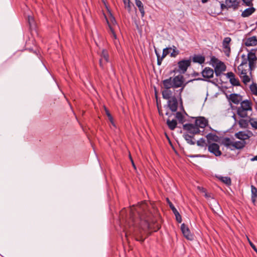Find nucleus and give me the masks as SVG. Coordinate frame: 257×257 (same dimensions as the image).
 Listing matches in <instances>:
<instances>
[{
  "instance_id": "obj_52",
  "label": "nucleus",
  "mask_w": 257,
  "mask_h": 257,
  "mask_svg": "<svg viewBox=\"0 0 257 257\" xmlns=\"http://www.w3.org/2000/svg\"><path fill=\"white\" fill-rule=\"evenodd\" d=\"M130 160H131V161L132 162V165H133V167H134L135 169H136V166H135V163L134 162V161H133L132 157L131 156V155L130 156Z\"/></svg>"
},
{
  "instance_id": "obj_9",
  "label": "nucleus",
  "mask_w": 257,
  "mask_h": 257,
  "mask_svg": "<svg viewBox=\"0 0 257 257\" xmlns=\"http://www.w3.org/2000/svg\"><path fill=\"white\" fill-rule=\"evenodd\" d=\"M208 150L216 157L220 156L222 154L221 151L219 150V146L216 143H213L209 144Z\"/></svg>"
},
{
  "instance_id": "obj_58",
  "label": "nucleus",
  "mask_w": 257,
  "mask_h": 257,
  "mask_svg": "<svg viewBox=\"0 0 257 257\" xmlns=\"http://www.w3.org/2000/svg\"><path fill=\"white\" fill-rule=\"evenodd\" d=\"M205 197H208V195H207V193L205 194Z\"/></svg>"
},
{
  "instance_id": "obj_57",
  "label": "nucleus",
  "mask_w": 257,
  "mask_h": 257,
  "mask_svg": "<svg viewBox=\"0 0 257 257\" xmlns=\"http://www.w3.org/2000/svg\"><path fill=\"white\" fill-rule=\"evenodd\" d=\"M209 0H201L202 3L204 4L207 3Z\"/></svg>"
},
{
  "instance_id": "obj_17",
  "label": "nucleus",
  "mask_w": 257,
  "mask_h": 257,
  "mask_svg": "<svg viewBox=\"0 0 257 257\" xmlns=\"http://www.w3.org/2000/svg\"><path fill=\"white\" fill-rule=\"evenodd\" d=\"M225 4H227L228 8L236 10L238 9L239 3L237 0H225Z\"/></svg>"
},
{
  "instance_id": "obj_16",
  "label": "nucleus",
  "mask_w": 257,
  "mask_h": 257,
  "mask_svg": "<svg viewBox=\"0 0 257 257\" xmlns=\"http://www.w3.org/2000/svg\"><path fill=\"white\" fill-rule=\"evenodd\" d=\"M226 77L229 79L230 83L233 86H240V83L239 80L235 77L234 74L232 72L226 74Z\"/></svg>"
},
{
  "instance_id": "obj_32",
  "label": "nucleus",
  "mask_w": 257,
  "mask_h": 257,
  "mask_svg": "<svg viewBox=\"0 0 257 257\" xmlns=\"http://www.w3.org/2000/svg\"><path fill=\"white\" fill-rule=\"evenodd\" d=\"M124 5L125 9L127 10L128 12L131 11L133 7H134L133 4H132L130 0H122Z\"/></svg>"
},
{
  "instance_id": "obj_35",
  "label": "nucleus",
  "mask_w": 257,
  "mask_h": 257,
  "mask_svg": "<svg viewBox=\"0 0 257 257\" xmlns=\"http://www.w3.org/2000/svg\"><path fill=\"white\" fill-rule=\"evenodd\" d=\"M238 124L241 128H247L248 125V121L247 120L241 119L238 121Z\"/></svg>"
},
{
  "instance_id": "obj_18",
  "label": "nucleus",
  "mask_w": 257,
  "mask_h": 257,
  "mask_svg": "<svg viewBox=\"0 0 257 257\" xmlns=\"http://www.w3.org/2000/svg\"><path fill=\"white\" fill-rule=\"evenodd\" d=\"M229 98L232 103L236 104H238L242 100L241 96L235 93L230 94Z\"/></svg>"
},
{
  "instance_id": "obj_49",
  "label": "nucleus",
  "mask_w": 257,
  "mask_h": 257,
  "mask_svg": "<svg viewBox=\"0 0 257 257\" xmlns=\"http://www.w3.org/2000/svg\"><path fill=\"white\" fill-rule=\"evenodd\" d=\"M157 108L158 110L159 114L160 116H163L164 114L162 110L161 106L157 104Z\"/></svg>"
},
{
  "instance_id": "obj_43",
  "label": "nucleus",
  "mask_w": 257,
  "mask_h": 257,
  "mask_svg": "<svg viewBox=\"0 0 257 257\" xmlns=\"http://www.w3.org/2000/svg\"><path fill=\"white\" fill-rule=\"evenodd\" d=\"M243 4L247 7H251L253 6V0H242Z\"/></svg>"
},
{
  "instance_id": "obj_51",
  "label": "nucleus",
  "mask_w": 257,
  "mask_h": 257,
  "mask_svg": "<svg viewBox=\"0 0 257 257\" xmlns=\"http://www.w3.org/2000/svg\"><path fill=\"white\" fill-rule=\"evenodd\" d=\"M220 7L221 8V9H228L229 8H228V6L227 5V4H224L223 3H221V5H220Z\"/></svg>"
},
{
  "instance_id": "obj_1",
  "label": "nucleus",
  "mask_w": 257,
  "mask_h": 257,
  "mask_svg": "<svg viewBox=\"0 0 257 257\" xmlns=\"http://www.w3.org/2000/svg\"><path fill=\"white\" fill-rule=\"evenodd\" d=\"M136 209L139 218L135 219L131 215L133 225L146 231L150 229V223L154 222L153 214L149 210V206L145 202L139 204Z\"/></svg>"
},
{
  "instance_id": "obj_44",
  "label": "nucleus",
  "mask_w": 257,
  "mask_h": 257,
  "mask_svg": "<svg viewBox=\"0 0 257 257\" xmlns=\"http://www.w3.org/2000/svg\"><path fill=\"white\" fill-rule=\"evenodd\" d=\"M249 122L252 127L257 129V121L254 120L252 118H250Z\"/></svg>"
},
{
  "instance_id": "obj_29",
  "label": "nucleus",
  "mask_w": 257,
  "mask_h": 257,
  "mask_svg": "<svg viewBox=\"0 0 257 257\" xmlns=\"http://www.w3.org/2000/svg\"><path fill=\"white\" fill-rule=\"evenodd\" d=\"M217 178L219 181L223 182L227 186H229L231 184V180L229 177H223L219 176L217 177Z\"/></svg>"
},
{
  "instance_id": "obj_47",
  "label": "nucleus",
  "mask_w": 257,
  "mask_h": 257,
  "mask_svg": "<svg viewBox=\"0 0 257 257\" xmlns=\"http://www.w3.org/2000/svg\"><path fill=\"white\" fill-rule=\"evenodd\" d=\"M247 240L248 241V242L250 245V246L252 247V248L257 253V248H256L255 245L250 240V239L247 237Z\"/></svg>"
},
{
  "instance_id": "obj_25",
  "label": "nucleus",
  "mask_w": 257,
  "mask_h": 257,
  "mask_svg": "<svg viewBox=\"0 0 257 257\" xmlns=\"http://www.w3.org/2000/svg\"><path fill=\"white\" fill-rule=\"evenodd\" d=\"M245 144H246L245 142L243 141H236V142H233V147L232 148H231V150H233L234 149H241L244 147Z\"/></svg>"
},
{
  "instance_id": "obj_36",
  "label": "nucleus",
  "mask_w": 257,
  "mask_h": 257,
  "mask_svg": "<svg viewBox=\"0 0 257 257\" xmlns=\"http://www.w3.org/2000/svg\"><path fill=\"white\" fill-rule=\"evenodd\" d=\"M109 28L110 29V31L111 34V37L114 39V43L115 45H116L117 43L118 42V41L117 40L116 35L113 29L112 28V27L109 25Z\"/></svg>"
},
{
  "instance_id": "obj_37",
  "label": "nucleus",
  "mask_w": 257,
  "mask_h": 257,
  "mask_svg": "<svg viewBox=\"0 0 257 257\" xmlns=\"http://www.w3.org/2000/svg\"><path fill=\"white\" fill-rule=\"evenodd\" d=\"M105 110L106 114L107 115V116L108 118V119L111 122V124L113 126H115V124H114V123L113 121V117H112V115H111L110 113L109 112V110L106 108H105Z\"/></svg>"
},
{
  "instance_id": "obj_40",
  "label": "nucleus",
  "mask_w": 257,
  "mask_h": 257,
  "mask_svg": "<svg viewBox=\"0 0 257 257\" xmlns=\"http://www.w3.org/2000/svg\"><path fill=\"white\" fill-rule=\"evenodd\" d=\"M185 86V84H184V83H183V85H182V86H181V88H180L178 90V91H179V96L180 97V103H181V107H182V108H183V104H182V98H181V93L183 92V89H184Z\"/></svg>"
},
{
  "instance_id": "obj_55",
  "label": "nucleus",
  "mask_w": 257,
  "mask_h": 257,
  "mask_svg": "<svg viewBox=\"0 0 257 257\" xmlns=\"http://www.w3.org/2000/svg\"><path fill=\"white\" fill-rule=\"evenodd\" d=\"M198 189L200 190H201L202 192H205V189L202 187H198Z\"/></svg>"
},
{
  "instance_id": "obj_45",
  "label": "nucleus",
  "mask_w": 257,
  "mask_h": 257,
  "mask_svg": "<svg viewBox=\"0 0 257 257\" xmlns=\"http://www.w3.org/2000/svg\"><path fill=\"white\" fill-rule=\"evenodd\" d=\"M205 144V141L204 139L201 138L199 140L197 141V145L198 146H204V144Z\"/></svg>"
},
{
  "instance_id": "obj_5",
  "label": "nucleus",
  "mask_w": 257,
  "mask_h": 257,
  "mask_svg": "<svg viewBox=\"0 0 257 257\" xmlns=\"http://www.w3.org/2000/svg\"><path fill=\"white\" fill-rule=\"evenodd\" d=\"M179 105V102L175 96L168 100L166 105H164V107L169 108L172 112H175L177 111Z\"/></svg>"
},
{
  "instance_id": "obj_28",
  "label": "nucleus",
  "mask_w": 257,
  "mask_h": 257,
  "mask_svg": "<svg viewBox=\"0 0 257 257\" xmlns=\"http://www.w3.org/2000/svg\"><path fill=\"white\" fill-rule=\"evenodd\" d=\"M206 137L207 139L208 143L209 144H211L210 143L211 141H214V142H218V141L219 140V137L216 135L213 134L212 133H209V134H207L206 135Z\"/></svg>"
},
{
  "instance_id": "obj_42",
  "label": "nucleus",
  "mask_w": 257,
  "mask_h": 257,
  "mask_svg": "<svg viewBox=\"0 0 257 257\" xmlns=\"http://www.w3.org/2000/svg\"><path fill=\"white\" fill-rule=\"evenodd\" d=\"M175 49H173V51L171 53L170 56L171 57H176L179 54V51L178 50L175 46H174Z\"/></svg>"
},
{
  "instance_id": "obj_27",
  "label": "nucleus",
  "mask_w": 257,
  "mask_h": 257,
  "mask_svg": "<svg viewBox=\"0 0 257 257\" xmlns=\"http://www.w3.org/2000/svg\"><path fill=\"white\" fill-rule=\"evenodd\" d=\"M166 123L168 126V127L171 130H174L176 127L177 125V120L175 119L170 120V119H168L166 121Z\"/></svg>"
},
{
  "instance_id": "obj_30",
  "label": "nucleus",
  "mask_w": 257,
  "mask_h": 257,
  "mask_svg": "<svg viewBox=\"0 0 257 257\" xmlns=\"http://www.w3.org/2000/svg\"><path fill=\"white\" fill-rule=\"evenodd\" d=\"M136 6L138 7L139 10L141 14L142 17L145 16V10L142 2L140 0H135Z\"/></svg>"
},
{
  "instance_id": "obj_50",
  "label": "nucleus",
  "mask_w": 257,
  "mask_h": 257,
  "mask_svg": "<svg viewBox=\"0 0 257 257\" xmlns=\"http://www.w3.org/2000/svg\"><path fill=\"white\" fill-rule=\"evenodd\" d=\"M34 20L33 18L31 17H28V22L29 23L30 26H32V23H33Z\"/></svg>"
},
{
  "instance_id": "obj_41",
  "label": "nucleus",
  "mask_w": 257,
  "mask_h": 257,
  "mask_svg": "<svg viewBox=\"0 0 257 257\" xmlns=\"http://www.w3.org/2000/svg\"><path fill=\"white\" fill-rule=\"evenodd\" d=\"M171 49H172L171 47L166 48L164 49L163 51L162 57L164 58L167 55H168L169 54V53H170L169 50H171Z\"/></svg>"
},
{
  "instance_id": "obj_61",
  "label": "nucleus",
  "mask_w": 257,
  "mask_h": 257,
  "mask_svg": "<svg viewBox=\"0 0 257 257\" xmlns=\"http://www.w3.org/2000/svg\"><path fill=\"white\" fill-rule=\"evenodd\" d=\"M174 46H173V49H175V48L174 47Z\"/></svg>"
},
{
  "instance_id": "obj_23",
  "label": "nucleus",
  "mask_w": 257,
  "mask_h": 257,
  "mask_svg": "<svg viewBox=\"0 0 257 257\" xmlns=\"http://www.w3.org/2000/svg\"><path fill=\"white\" fill-rule=\"evenodd\" d=\"M205 57L200 55H195L192 58V61L194 63H197L202 64L204 63Z\"/></svg>"
},
{
  "instance_id": "obj_62",
  "label": "nucleus",
  "mask_w": 257,
  "mask_h": 257,
  "mask_svg": "<svg viewBox=\"0 0 257 257\" xmlns=\"http://www.w3.org/2000/svg\"><path fill=\"white\" fill-rule=\"evenodd\" d=\"M159 228H160V227H159V226H158V229H159Z\"/></svg>"
},
{
  "instance_id": "obj_14",
  "label": "nucleus",
  "mask_w": 257,
  "mask_h": 257,
  "mask_svg": "<svg viewBox=\"0 0 257 257\" xmlns=\"http://www.w3.org/2000/svg\"><path fill=\"white\" fill-rule=\"evenodd\" d=\"M167 201L170 208L172 210L173 213L175 215L177 221L179 223H181L182 221V218L179 212L177 211V210L175 207L173 203L170 201V200L168 198H167Z\"/></svg>"
},
{
  "instance_id": "obj_39",
  "label": "nucleus",
  "mask_w": 257,
  "mask_h": 257,
  "mask_svg": "<svg viewBox=\"0 0 257 257\" xmlns=\"http://www.w3.org/2000/svg\"><path fill=\"white\" fill-rule=\"evenodd\" d=\"M155 51L157 57V64L160 66L161 65L162 62L164 58H163L162 57H160V54L156 50H155Z\"/></svg>"
},
{
  "instance_id": "obj_2",
  "label": "nucleus",
  "mask_w": 257,
  "mask_h": 257,
  "mask_svg": "<svg viewBox=\"0 0 257 257\" xmlns=\"http://www.w3.org/2000/svg\"><path fill=\"white\" fill-rule=\"evenodd\" d=\"M184 82V77L182 75H178L174 77H170L169 78L163 80L162 84L165 88L162 91L163 98L167 100L171 99L173 96H172L173 92L170 89L180 87Z\"/></svg>"
},
{
  "instance_id": "obj_24",
  "label": "nucleus",
  "mask_w": 257,
  "mask_h": 257,
  "mask_svg": "<svg viewBox=\"0 0 257 257\" xmlns=\"http://www.w3.org/2000/svg\"><path fill=\"white\" fill-rule=\"evenodd\" d=\"M235 137L239 140H241L244 141L245 140L249 139L250 137L246 133L244 132L240 131L235 134Z\"/></svg>"
},
{
  "instance_id": "obj_31",
  "label": "nucleus",
  "mask_w": 257,
  "mask_h": 257,
  "mask_svg": "<svg viewBox=\"0 0 257 257\" xmlns=\"http://www.w3.org/2000/svg\"><path fill=\"white\" fill-rule=\"evenodd\" d=\"M248 110H245L244 108H241L238 107L237 108V114L240 117L244 118L247 116V111Z\"/></svg>"
},
{
  "instance_id": "obj_54",
  "label": "nucleus",
  "mask_w": 257,
  "mask_h": 257,
  "mask_svg": "<svg viewBox=\"0 0 257 257\" xmlns=\"http://www.w3.org/2000/svg\"><path fill=\"white\" fill-rule=\"evenodd\" d=\"M165 114L166 115H168L169 117H171L172 116V114L170 113L168 111H167L165 113Z\"/></svg>"
},
{
  "instance_id": "obj_6",
  "label": "nucleus",
  "mask_w": 257,
  "mask_h": 257,
  "mask_svg": "<svg viewBox=\"0 0 257 257\" xmlns=\"http://www.w3.org/2000/svg\"><path fill=\"white\" fill-rule=\"evenodd\" d=\"M183 129L188 131L189 134L194 136L196 134H199L200 133L199 127L195 124L192 123H186L183 124Z\"/></svg>"
},
{
  "instance_id": "obj_59",
  "label": "nucleus",
  "mask_w": 257,
  "mask_h": 257,
  "mask_svg": "<svg viewBox=\"0 0 257 257\" xmlns=\"http://www.w3.org/2000/svg\"><path fill=\"white\" fill-rule=\"evenodd\" d=\"M185 112V114H186V115H187V113H186V112L184 111Z\"/></svg>"
},
{
  "instance_id": "obj_53",
  "label": "nucleus",
  "mask_w": 257,
  "mask_h": 257,
  "mask_svg": "<svg viewBox=\"0 0 257 257\" xmlns=\"http://www.w3.org/2000/svg\"><path fill=\"white\" fill-rule=\"evenodd\" d=\"M250 160L251 161H257V155L251 158Z\"/></svg>"
},
{
  "instance_id": "obj_46",
  "label": "nucleus",
  "mask_w": 257,
  "mask_h": 257,
  "mask_svg": "<svg viewBox=\"0 0 257 257\" xmlns=\"http://www.w3.org/2000/svg\"><path fill=\"white\" fill-rule=\"evenodd\" d=\"M142 232H141V234H142ZM136 239L137 241H139L141 242H143L145 240V238L143 237L142 234L139 235L138 236L136 237Z\"/></svg>"
},
{
  "instance_id": "obj_20",
  "label": "nucleus",
  "mask_w": 257,
  "mask_h": 257,
  "mask_svg": "<svg viewBox=\"0 0 257 257\" xmlns=\"http://www.w3.org/2000/svg\"><path fill=\"white\" fill-rule=\"evenodd\" d=\"M251 201L254 205L257 203V188L253 185L251 186Z\"/></svg>"
},
{
  "instance_id": "obj_13",
  "label": "nucleus",
  "mask_w": 257,
  "mask_h": 257,
  "mask_svg": "<svg viewBox=\"0 0 257 257\" xmlns=\"http://www.w3.org/2000/svg\"><path fill=\"white\" fill-rule=\"evenodd\" d=\"M231 41V39L230 37H225L222 42L224 52L227 56H229V54L230 52V47L229 44Z\"/></svg>"
},
{
  "instance_id": "obj_26",
  "label": "nucleus",
  "mask_w": 257,
  "mask_h": 257,
  "mask_svg": "<svg viewBox=\"0 0 257 257\" xmlns=\"http://www.w3.org/2000/svg\"><path fill=\"white\" fill-rule=\"evenodd\" d=\"M183 137L185 139V140L186 141L187 143H188L190 145H194L195 144V141H193L194 139V136H192L191 135H190L189 134H184Z\"/></svg>"
},
{
  "instance_id": "obj_7",
  "label": "nucleus",
  "mask_w": 257,
  "mask_h": 257,
  "mask_svg": "<svg viewBox=\"0 0 257 257\" xmlns=\"http://www.w3.org/2000/svg\"><path fill=\"white\" fill-rule=\"evenodd\" d=\"M214 71L210 67H205L201 72L202 75L204 78H199L197 80L208 81L207 79L212 78L214 76Z\"/></svg>"
},
{
  "instance_id": "obj_48",
  "label": "nucleus",
  "mask_w": 257,
  "mask_h": 257,
  "mask_svg": "<svg viewBox=\"0 0 257 257\" xmlns=\"http://www.w3.org/2000/svg\"><path fill=\"white\" fill-rule=\"evenodd\" d=\"M211 61L213 65L214 64H216V65H217V63H218L219 61L215 57L213 56L211 58Z\"/></svg>"
},
{
  "instance_id": "obj_4",
  "label": "nucleus",
  "mask_w": 257,
  "mask_h": 257,
  "mask_svg": "<svg viewBox=\"0 0 257 257\" xmlns=\"http://www.w3.org/2000/svg\"><path fill=\"white\" fill-rule=\"evenodd\" d=\"M257 58L254 53L250 52L247 53V55H242L241 62L239 65H243L246 64H249L250 67L253 68L254 65L256 64Z\"/></svg>"
},
{
  "instance_id": "obj_8",
  "label": "nucleus",
  "mask_w": 257,
  "mask_h": 257,
  "mask_svg": "<svg viewBox=\"0 0 257 257\" xmlns=\"http://www.w3.org/2000/svg\"><path fill=\"white\" fill-rule=\"evenodd\" d=\"M191 60H182L178 62V66L179 71L182 73L186 72L188 68L191 65Z\"/></svg>"
},
{
  "instance_id": "obj_60",
  "label": "nucleus",
  "mask_w": 257,
  "mask_h": 257,
  "mask_svg": "<svg viewBox=\"0 0 257 257\" xmlns=\"http://www.w3.org/2000/svg\"><path fill=\"white\" fill-rule=\"evenodd\" d=\"M185 112V114H186V115H187V113H186V112L184 111Z\"/></svg>"
},
{
  "instance_id": "obj_15",
  "label": "nucleus",
  "mask_w": 257,
  "mask_h": 257,
  "mask_svg": "<svg viewBox=\"0 0 257 257\" xmlns=\"http://www.w3.org/2000/svg\"><path fill=\"white\" fill-rule=\"evenodd\" d=\"M208 120L203 116H199L196 118L195 124L199 127L204 128L208 125Z\"/></svg>"
},
{
  "instance_id": "obj_10",
  "label": "nucleus",
  "mask_w": 257,
  "mask_h": 257,
  "mask_svg": "<svg viewBox=\"0 0 257 257\" xmlns=\"http://www.w3.org/2000/svg\"><path fill=\"white\" fill-rule=\"evenodd\" d=\"M100 57L99 65L101 67L103 68L104 65L109 61V55L107 51L105 49H103L101 52Z\"/></svg>"
},
{
  "instance_id": "obj_56",
  "label": "nucleus",
  "mask_w": 257,
  "mask_h": 257,
  "mask_svg": "<svg viewBox=\"0 0 257 257\" xmlns=\"http://www.w3.org/2000/svg\"><path fill=\"white\" fill-rule=\"evenodd\" d=\"M232 117L234 119V120H235V121H237V119H236V115L235 114H234Z\"/></svg>"
},
{
  "instance_id": "obj_3",
  "label": "nucleus",
  "mask_w": 257,
  "mask_h": 257,
  "mask_svg": "<svg viewBox=\"0 0 257 257\" xmlns=\"http://www.w3.org/2000/svg\"><path fill=\"white\" fill-rule=\"evenodd\" d=\"M256 65V64H254V67L252 68V67H250V65L249 64H244L242 66L239 65L238 66V74L244 84H247L250 81L249 76L247 75V72H249V75L251 77V72L255 68Z\"/></svg>"
},
{
  "instance_id": "obj_38",
  "label": "nucleus",
  "mask_w": 257,
  "mask_h": 257,
  "mask_svg": "<svg viewBox=\"0 0 257 257\" xmlns=\"http://www.w3.org/2000/svg\"><path fill=\"white\" fill-rule=\"evenodd\" d=\"M250 89L252 93L257 95V85L255 83H252L250 86Z\"/></svg>"
},
{
  "instance_id": "obj_19",
  "label": "nucleus",
  "mask_w": 257,
  "mask_h": 257,
  "mask_svg": "<svg viewBox=\"0 0 257 257\" xmlns=\"http://www.w3.org/2000/svg\"><path fill=\"white\" fill-rule=\"evenodd\" d=\"M244 44L246 46H255L257 45V39L255 36L248 38L245 40Z\"/></svg>"
},
{
  "instance_id": "obj_11",
  "label": "nucleus",
  "mask_w": 257,
  "mask_h": 257,
  "mask_svg": "<svg viewBox=\"0 0 257 257\" xmlns=\"http://www.w3.org/2000/svg\"><path fill=\"white\" fill-rule=\"evenodd\" d=\"M225 70L226 66L224 63L221 61H219L217 63V65H216L214 67V72L216 76H220L222 73L225 71Z\"/></svg>"
},
{
  "instance_id": "obj_22",
  "label": "nucleus",
  "mask_w": 257,
  "mask_h": 257,
  "mask_svg": "<svg viewBox=\"0 0 257 257\" xmlns=\"http://www.w3.org/2000/svg\"><path fill=\"white\" fill-rule=\"evenodd\" d=\"M239 107L244 108L246 110H251V102L248 100H243L241 102Z\"/></svg>"
},
{
  "instance_id": "obj_12",
  "label": "nucleus",
  "mask_w": 257,
  "mask_h": 257,
  "mask_svg": "<svg viewBox=\"0 0 257 257\" xmlns=\"http://www.w3.org/2000/svg\"><path fill=\"white\" fill-rule=\"evenodd\" d=\"M181 230L184 237L188 240H192L193 239V236L191 233L188 227L183 223L181 225Z\"/></svg>"
},
{
  "instance_id": "obj_21",
  "label": "nucleus",
  "mask_w": 257,
  "mask_h": 257,
  "mask_svg": "<svg viewBox=\"0 0 257 257\" xmlns=\"http://www.w3.org/2000/svg\"><path fill=\"white\" fill-rule=\"evenodd\" d=\"M255 11L254 8L252 6L246 9L244 11H243L241 13V17L243 18L248 17L252 14Z\"/></svg>"
},
{
  "instance_id": "obj_34",
  "label": "nucleus",
  "mask_w": 257,
  "mask_h": 257,
  "mask_svg": "<svg viewBox=\"0 0 257 257\" xmlns=\"http://www.w3.org/2000/svg\"><path fill=\"white\" fill-rule=\"evenodd\" d=\"M224 145L227 148H229L231 149V148L233 147V142H232L230 139L228 138H226L224 139L223 142Z\"/></svg>"
},
{
  "instance_id": "obj_33",
  "label": "nucleus",
  "mask_w": 257,
  "mask_h": 257,
  "mask_svg": "<svg viewBox=\"0 0 257 257\" xmlns=\"http://www.w3.org/2000/svg\"><path fill=\"white\" fill-rule=\"evenodd\" d=\"M175 117L178 119L179 123L183 124L185 122L184 117L181 112L176 111Z\"/></svg>"
}]
</instances>
